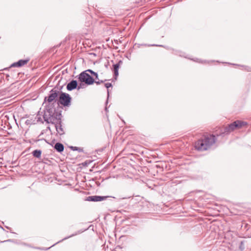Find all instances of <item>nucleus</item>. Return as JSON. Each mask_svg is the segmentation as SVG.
<instances>
[{"mask_svg":"<svg viewBox=\"0 0 251 251\" xmlns=\"http://www.w3.org/2000/svg\"><path fill=\"white\" fill-rule=\"evenodd\" d=\"M78 79L80 81L84 82L87 85H91L94 82L97 84H100L106 81V80H100L98 74L90 69L81 73L79 75Z\"/></svg>","mask_w":251,"mask_h":251,"instance_id":"f257e3e1","label":"nucleus"},{"mask_svg":"<svg viewBox=\"0 0 251 251\" xmlns=\"http://www.w3.org/2000/svg\"><path fill=\"white\" fill-rule=\"evenodd\" d=\"M215 136L213 135L204 137L203 139H200L196 142L195 148L201 151L207 150L215 143Z\"/></svg>","mask_w":251,"mask_h":251,"instance_id":"f03ea898","label":"nucleus"},{"mask_svg":"<svg viewBox=\"0 0 251 251\" xmlns=\"http://www.w3.org/2000/svg\"><path fill=\"white\" fill-rule=\"evenodd\" d=\"M57 115L54 116L52 109H47L45 111L43 118L45 122L48 123H51L54 126L58 122L61 123V119L59 118H57Z\"/></svg>","mask_w":251,"mask_h":251,"instance_id":"7ed1b4c3","label":"nucleus"},{"mask_svg":"<svg viewBox=\"0 0 251 251\" xmlns=\"http://www.w3.org/2000/svg\"><path fill=\"white\" fill-rule=\"evenodd\" d=\"M247 123L245 122L241 121H236L231 124L228 125L224 128V133H228L236 128H240L242 127L247 125Z\"/></svg>","mask_w":251,"mask_h":251,"instance_id":"20e7f679","label":"nucleus"},{"mask_svg":"<svg viewBox=\"0 0 251 251\" xmlns=\"http://www.w3.org/2000/svg\"><path fill=\"white\" fill-rule=\"evenodd\" d=\"M71 98L70 96L64 92H61L59 97V102L64 106H68L71 104Z\"/></svg>","mask_w":251,"mask_h":251,"instance_id":"39448f33","label":"nucleus"},{"mask_svg":"<svg viewBox=\"0 0 251 251\" xmlns=\"http://www.w3.org/2000/svg\"><path fill=\"white\" fill-rule=\"evenodd\" d=\"M59 91L57 90L52 89L50 91V94L48 97H46L44 99V102L47 101L50 103L56 101V99L58 96Z\"/></svg>","mask_w":251,"mask_h":251,"instance_id":"423d86ee","label":"nucleus"},{"mask_svg":"<svg viewBox=\"0 0 251 251\" xmlns=\"http://www.w3.org/2000/svg\"><path fill=\"white\" fill-rule=\"evenodd\" d=\"M108 196H91L86 198V201H101L105 200Z\"/></svg>","mask_w":251,"mask_h":251,"instance_id":"0eeeda50","label":"nucleus"},{"mask_svg":"<svg viewBox=\"0 0 251 251\" xmlns=\"http://www.w3.org/2000/svg\"><path fill=\"white\" fill-rule=\"evenodd\" d=\"M29 61V59H24V60L21 59V60H19L17 62L13 63L11 66L14 67H22V66H24Z\"/></svg>","mask_w":251,"mask_h":251,"instance_id":"6e6552de","label":"nucleus"},{"mask_svg":"<svg viewBox=\"0 0 251 251\" xmlns=\"http://www.w3.org/2000/svg\"><path fill=\"white\" fill-rule=\"evenodd\" d=\"M77 82L76 80H73L68 83L67 85V89L69 91H72L77 87Z\"/></svg>","mask_w":251,"mask_h":251,"instance_id":"1a4fd4ad","label":"nucleus"},{"mask_svg":"<svg viewBox=\"0 0 251 251\" xmlns=\"http://www.w3.org/2000/svg\"><path fill=\"white\" fill-rule=\"evenodd\" d=\"M56 129V130L58 134L60 135H63L65 133L64 128L61 125V123H58L56 124L54 126Z\"/></svg>","mask_w":251,"mask_h":251,"instance_id":"9d476101","label":"nucleus"},{"mask_svg":"<svg viewBox=\"0 0 251 251\" xmlns=\"http://www.w3.org/2000/svg\"><path fill=\"white\" fill-rule=\"evenodd\" d=\"M54 149L59 152H61L64 151V148L62 144L57 143L55 144Z\"/></svg>","mask_w":251,"mask_h":251,"instance_id":"9b49d317","label":"nucleus"},{"mask_svg":"<svg viewBox=\"0 0 251 251\" xmlns=\"http://www.w3.org/2000/svg\"><path fill=\"white\" fill-rule=\"evenodd\" d=\"M119 68V64L117 63L113 65V71L115 76H117L119 75L118 70Z\"/></svg>","mask_w":251,"mask_h":251,"instance_id":"f8f14e48","label":"nucleus"},{"mask_svg":"<svg viewBox=\"0 0 251 251\" xmlns=\"http://www.w3.org/2000/svg\"><path fill=\"white\" fill-rule=\"evenodd\" d=\"M42 151L41 150H36L32 152L33 155L37 158L41 157Z\"/></svg>","mask_w":251,"mask_h":251,"instance_id":"ddd939ff","label":"nucleus"},{"mask_svg":"<svg viewBox=\"0 0 251 251\" xmlns=\"http://www.w3.org/2000/svg\"><path fill=\"white\" fill-rule=\"evenodd\" d=\"M71 149L73 151H78L79 152H80L82 151V149L76 147H72Z\"/></svg>","mask_w":251,"mask_h":251,"instance_id":"4468645a","label":"nucleus"},{"mask_svg":"<svg viewBox=\"0 0 251 251\" xmlns=\"http://www.w3.org/2000/svg\"><path fill=\"white\" fill-rule=\"evenodd\" d=\"M239 248L241 251H243L244 249L243 241L241 242Z\"/></svg>","mask_w":251,"mask_h":251,"instance_id":"2eb2a0df","label":"nucleus"},{"mask_svg":"<svg viewBox=\"0 0 251 251\" xmlns=\"http://www.w3.org/2000/svg\"><path fill=\"white\" fill-rule=\"evenodd\" d=\"M112 84L111 83H106L105 84V86L106 88H107V89L109 88V87H112Z\"/></svg>","mask_w":251,"mask_h":251,"instance_id":"dca6fc26","label":"nucleus"},{"mask_svg":"<svg viewBox=\"0 0 251 251\" xmlns=\"http://www.w3.org/2000/svg\"><path fill=\"white\" fill-rule=\"evenodd\" d=\"M77 235V233L73 234H72V235H70V236H68V237H65V238L64 239H63L62 240H66V239H68V238H70V237H73V236H75V235Z\"/></svg>","mask_w":251,"mask_h":251,"instance_id":"f3484780","label":"nucleus"},{"mask_svg":"<svg viewBox=\"0 0 251 251\" xmlns=\"http://www.w3.org/2000/svg\"><path fill=\"white\" fill-rule=\"evenodd\" d=\"M107 95H108L107 99H108V97H109V90H108V89L107 90Z\"/></svg>","mask_w":251,"mask_h":251,"instance_id":"a211bd4d","label":"nucleus"},{"mask_svg":"<svg viewBox=\"0 0 251 251\" xmlns=\"http://www.w3.org/2000/svg\"><path fill=\"white\" fill-rule=\"evenodd\" d=\"M0 228H1L2 229L4 230V228H3L2 226H0Z\"/></svg>","mask_w":251,"mask_h":251,"instance_id":"6ab92c4d","label":"nucleus"},{"mask_svg":"<svg viewBox=\"0 0 251 251\" xmlns=\"http://www.w3.org/2000/svg\"><path fill=\"white\" fill-rule=\"evenodd\" d=\"M50 247H49L48 248L46 249V250H48L49 249H50Z\"/></svg>","mask_w":251,"mask_h":251,"instance_id":"aec40b11","label":"nucleus"}]
</instances>
